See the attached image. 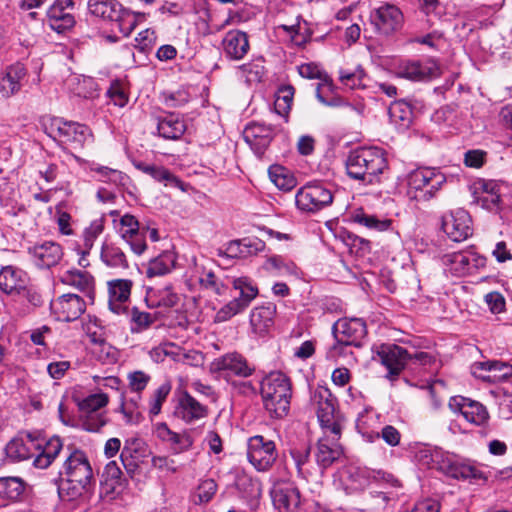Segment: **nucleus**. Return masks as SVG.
Here are the masks:
<instances>
[{
	"mask_svg": "<svg viewBox=\"0 0 512 512\" xmlns=\"http://www.w3.org/2000/svg\"><path fill=\"white\" fill-rule=\"evenodd\" d=\"M131 317V331L139 333L148 329L156 320L155 315L139 310L133 307L130 312Z\"/></svg>",
	"mask_w": 512,
	"mask_h": 512,
	"instance_id": "50",
	"label": "nucleus"
},
{
	"mask_svg": "<svg viewBox=\"0 0 512 512\" xmlns=\"http://www.w3.org/2000/svg\"><path fill=\"white\" fill-rule=\"evenodd\" d=\"M431 175H433L431 167L416 169L409 174L408 184L410 188L425 193L429 187Z\"/></svg>",
	"mask_w": 512,
	"mask_h": 512,
	"instance_id": "53",
	"label": "nucleus"
},
{
	"mask_svg": "<svg viewBox=\"0 0 512 512\" xmlns=\"http://www.w3.org/2000/svg\"><path fill=\"white\" fill-rule=\"evenodd\" d=\"M432 173L429 183L428 189L425 190L424 198L431 199L435 193L442 188V186L446 183L447 178L444 173H442L437 168H432Z\"/></svg>",
	"mask_w": 512,
	"mask_h": 512,
	"instance_id": "61",
	"label": "nucleus"
},
{
	"mask_svg": "<svg viewBox=\"0 0 512 512\" xmlns=\"http://www.w3.org/2000/svg\"><path fill=\"white\" fill-rule=\"evenodd\" d=\"M26 74L27 71L21 63L8 66L0 79V93L2 96L8 98L16 94L21 89V82Z\"/></svg>",
	"mask_w": 512,
	"mask_h": 512,
	"instance_id": "33",
	"label": "nucleus"
},
{
	"mask_svg": "<svg viewBox=\"0 0 512 512\" xmlns=\"http://www.w3.org/2000/svg\"><path fill=\"white\" fill-rule=\"evenodd\" d=\"M171 391L169 383L161 384L152 394L150 399L149 414L154 417L161 412L162 404L166 401Z\"/></svg>",
	"mask_w": 512,
	"mask_h": 512,
	"instance_id": "55",
	"label": "nucleus"
},
{
	"mask_svg": "<svg viewBox=\"0 0 512 512\" xmlns=\"http://www.w3.org/2000/svg\"><path fill=\"white\" fill-rule=\"evenodd\" d=\"M64 473L71 498L81 496L93 481V470L86 454L81 450L70 452L64 462Z\"/></svg>",
	"mask_w": 512,
	"mask_h": 512,
	"instance_id": "4",
	"label": "nucleus"
},
{
	"mask_svg": "<svg viewBox=\"0 0 512 512\" xmlns=\"http://www.w3.org/2000/svg\"><path fill=\"white\" fill-rule=\"evenodd\" d=\"M51 307L59 320L70 322L85 312L86 303L79 295L68 293L55 299Z\"/></svg>",
	"mask_w": 512,
	"mask_h": 512,
	"instance_id": "21",
	"label": "nucleus"
},
{
	"mask_svg": "<svg viewBox=\"0 0 512 512\" xmlns=\"http://www.w3.org/2000/svg\"><path fill=\"white\" fill-rule=\"evenodd\" d=\"M113 217V226L119 236L130 246L131 250L141 255L146 249V231L135 216L131 214L120 215V212L113 210L110 212Z\"/></svg>",
	"mask_w": 512,
	"mask_h": 512,
	"instance_id": "7",
	"label": "nucleus"
},
{
	"mask_svg": "<svg viewBox=\"0 0 512 512\" xmlns=\"http://www.w3.org/2000/svg\"><path fill=\"white\" fill-rule=\"evenodd\" d=\"M127 487V481L116 461L106 464L100 484V497L112 501L122 495Z\"/></svg>",
	"mask_w": 512,
	"mask_h": 512,
	"instance_id": "15",
	"label": "nucleus"
},
{
	"mask_svg": "<svg viewBox=\"0 0 512 512\" xmlns=\"http://www.w3.org/2000/svg\"><path fill=\"white\" fill-rule=\"evenodd\" d=\"M342 429L338 432L332 433L330 431H323V436L318 439L311 452L315 462L321 467L323 473L339 462L344 455L343 446L340 443Z\"/></svg>",
	"mask_w": 512,
	"mask_h": 512,
	"instance_id": "8",
	"label": "nucleus"
},
{
	"mask_svg": "<svg viewBox=\"0 0 512 512\" xmlns=\"http://www.w3.org/2000/svg\"><path fill=\"white\" fill-rule=\"evenodd\" d=\"M109 398L105 393H95L87 396L79 402L78 406L82 412L90 413L85 422V428L88 431H98L106 424V419L100 414H94L100 408L108 404Z\"/></svg>",
	"mask_w": 512,
	"mask_h": 512,
	"instance_id": "23",
	"label": "nucleus"
},
{
	"mask_svg": "<svg viewBox=\"0 0 512 512\" xmlns=\"http://www.w3.org/2000/svg\"><path fill=\"white\" fill-rule=\"evenodd\" d=\"M61 282L76 288L83 292L89 299L93 300L95 281L94 277L87 271L78 269L67 270L62 274Z\"/></svg>",
	"mask_w": 512,
	"mask_h": 512,
	"instance_id": "36",
	"label": "nucleus"
},
{
	"mask_svg": "<svg viewBox=\"0 0 512 512\" xmlns=\"http://www.w3.org/2000/svg\"><path fill=\"white\" fill-rule=\"evenodd\" d=\"M263 269L273 276H286L296 274L297 267L281 256H272L265 261Z\"/></svg>",
	"mask_w": 512,
	"mask_h": 512,
	"instance_id": "43",
	"label": "nucleus"
},
{
	"mask_svg": "<svg viewBox=\"0 0 512 512\" xmlns=\"http://www.w3.org/2000/svg\"><path fill=\"white\" fill-rule=\"evenodd\" d=\"M121 463L126 473L133 478L139 471V464L136 459L132 456L131 449L124 447L120 454Z\"/></svg>",
	"mask_w": 512,
	"mask_h": 512,
	"instance_id": "64",
	"label": "nucleus"
},
{
	"mask_svg": "<svg viewBox=\"0 0 512 512\" xmlns=\"http://www.w3.org/2000/svg\"><path fill=\"white\" fill-rule=\"evenodd\" d=\"M233 288L238 290L240 296L236 298L247 308L253 299L258 295V288L253 281L247 276L234 278L232 281Z\"/></svg>",
	"mask_w": 512,
	"mask_h": 512,
	"instance_id": "42",
	"label": "nucleus"
},
{
	"mask_svg": "<svg viewBox=\"0 0 512 512\" xmlns=\"http://www.w3.org/2000/svg\"><path fill=\"white\" fill-rule=\"evenodd\" d=\"M448 405L453 412H460L468 422L476 425L485 424L489 418L486 407L470 398L455 396L449 400Z\"/></svg>",
	"mask_w": 512,
	"mask_h": 512,
	"instance_id": "19",
	"label": "nucleus"
},
{
	"mask_svg": "<svg viewBox=\"0 0 512 512\" xmlns=\"http://www.w3.org/2000/svg\"><path fill=\"white\" fill-rule=\"evenodd\" d=\"M451 453L434 448L429 445L419 446L415 452V459L423 467L436 469L442 473L449 462Z\"/></svg>",
	"mask_w": 512,
	"mask_h": 512,
	"instance_id": "30",
	"label": "nucleus"
},
{
	"mask_svg": "<svg viewBox=\"0 0 512 512\" xmlns=\"http://www.w3.org/2000/svg\"><path fill=\"white\" fill-rule=\"evenodd\" d=\"M276 308L273 304L255 307L250 314V326L255 335L263 336L272 327Z\"/></svg>",
	"mask_w": 512,
	"mask_h": 512,
	"instance_id": "38",
	"label": "nucleus"
},
{
	"mask_svg": "<svg viewBox=\"0 0 512 512\" xmlns=\"http://www.w3.org/2000/svg\"><path fill=\"white\" fill-rule=\"evenodd\" d=\"M185 121L176 114H168L159 120L157 129L161 137L168 140L179 139L186 131Z\"/></svg>",
	"mask_w": 512,
	"mask_h": 512,
	"instance_id": "39",
	"label": "nucleus"
},
{
	"mask_svg": "<svg viewBox=\"0 0 512 512\" xmlns=\"http://www.w3.org/2000/svg\"><path fill=\"white\" fill-rule=\"evenodd\" d=\"M207 414L208 409L205 405L201 404L186 391L181 394L175 410V415L178 418L186 423H191L206 417Z\"/></svg>",
	"mask_w": 512,
	"mask_h": 512,
	"instance_id": "31",
	"label": "nucleus"
},
{
	"mask_svg": "<svg viewBox=\"0 0 512 512\" xmlns=\"http://www.w3.org/2000/svg\"><path fill=\"white\" fill-rule=\"evenodd\" d=\"M370 23L379 35L389 36L403 25V14L398 7L390 3H382L370 12Z\"/></svg>",
	"mask_w": 512,
	"mask_h": 512,
	"instance_id": "11",
	"label": "nucleus"
},
{
	"mask_svg": "<svg viewBox=\"0 0 512 512\" xmlns=\"http://www.w3.org/2000/svg\"><path fill=\"white\" fill-rule=\"evenodd\" d=\"M474 202L482 208L489 211H496L499 209L500 195L499 193H479L475 190L473 193Z\"/></svg>",
	"mask_w": 512,
	"mask_h": 512,
	"instance_id": "57",
	"label": "nucleus"
},
{
	"mask_svg": "<svg viewBox=\"0 0 512 512\" xmlns=\"http://www.w3.org/2000/svg\"><path fill=\"white\" fill-rule=\"evenodd\" d=\"M42 125L50 138L59 143L68 144L74 149H83L86 144L93 141L90 128L78 122L51 117L44 119Z\"/></svg>",
	"mask_w": 512,
	"mask_h": 512,
	"instance_id": "3",
	"label": "nucleus"
},
{
	"mask_svg": "<svg viewBox=\"0 0 512 512\" xmlns=\"http://www.w3.org/2000/svg\"><path fill=\"white\" fill-rule=\"evenodd\" d=\"M442 229L452 241H464L473 233L471 217L464 209L450 211L442 217Z\"/></svg>",
	"mask_w": 512,
	"mask_h": 512,
	"instance_id": "13",
	"label": "nucleus"
},
{
	"mask_svg": "<svg viewBox=\"0 0 512 512\" xmlns=\"http://www.w3.org/2000/svg\"><path fill=\"white\" fill-rule=\"evenodd\" d=\"M396 75L412 81H423L438 75V66L434 62L422 63L415 60L400 61L395 68Z\"/></svg>",
	"mask_w": 512,
	"mask_h": 512,
	"instance_id": "24",
	"label": "nucleus"
},
{
	"mask_svg": "<svg viewBox=\"0 0 512 512\" xmlns=\"http://www.w3.org/2000/svg\"><path fill=\"white\" fill-rule=\"evenodd\" d=\"M293 96L294 88L292 86L287 85L279 88L274 102V108L277 114L281 116L288 114L291 109Z\"/></svg>",
	"mask_w": 512,
	"mask_h": 512,
	"instance_id": "51",
	"label": "nucleus"
},
{
	"mask_svg": "<svg viewBox=\"0 0 512 512\" xmlns=\"http://www.w3.org/2000/svg\"><path fill=\"white\" fill-rule=\"evenodd\" d=\"M24 490L23 481L17 477L0 478V498L16 500Z\"/></svg>",
	"mask_w": 512,
	"mask_h": 512,
	"instance_id": "48",
	"label": "nucleus"
},
{
	"mask_svg": "<svg viewBox=\"0 0 512 512\" xmlns=\"http://www.w3.org/2000/svg\"><path fill=\"white\" fill-rule=\"evenodd\" d=\"M199 282L203 288L217 295H223L227 289L226 285L223 284L212 271L203 273Z\"/></svg>",
	"mask_w": 512,
	"mask_h": 512,
	"instance_id": "59",
	"label": "nucleus"
},
{
	"mask_svg": "<svg viewBox=\"0 0 512 512\" xmlns=\"http://www.w3.org/2000/svg\"><path fill=\"white\" fill-rule=\"evenodd\" d=\"M41 443L38 442V437L32 436L28 433L25 437L13 438L6 445L5 451L8 458L12 461H23L34 456L36 447H40Z\"/></svg>",
	"mask_w": 512,
	"mask_h": 512,
	"instance_id": "32",
	"label": "nucleus"
},
{
	"mask_svg": "<svg viewBox=\"0 0 512 512\" xmlns=\"http://www.w3.org/2000/svg\"><path fill=\"white\" fill-rule=\"evenodd\" d=\"M274 507L279 512H298L301 496L298 488L289 482H278L271 490Z\"/></svg>",
	"mask_w": 512,
	"mask_h": 512,
	"instance_id": "17",
	"label": "nucleus"
},
{
	"mask_svg": "<svg viewBox=\"0 0 512 512\" xmlns=\"http://www.w3.org/2000/svg\"><path fill=\"white\" fill-rule=\"evenodd\" d=\"M239 69L250 83L261 81L264 74V66L258 62L243 64Z\"/></svg>",
	"mask_w": 512,
	"mask_h": 512,
	"instance_id": "62",
	"label": "nucleus"
},
{
	"mask_svg": "<svg viewBox=\"0 0 512 512\" xmlns=\"http://www.w3.org/2000/svg\"><path fill=\"white\" fill-rule=\"evenodd\" d=\"M349 177L365 184H375L387 169L385 153L377 147H360L352 150L345 162Z\"/></svg>",
	"mask_w": 512,
	"mask_h": 512,
	"instance_id": "1",
	"label": "nucleus"
},
{
	"mask_svg": "<svg viewBox=\"0 0 512 512\" xmlns=\"http://www.w3.org/2000/svg\"><path fill=\"white\" fill-rule=\"evenodd\" d=\"M38 442L41 443V446L35 448V451L39 453L36 455L33 464L36 468L45 469L58 456L63 448V443L58 436H53L49 440L38 438Z\"/></svg>",
	"mask_w": 512,
	"mask_h": 512,
	"instance_id": "37",
	"label": "nucleus"
},
{
	"mask_svg": "<svg viewBox=\"0 0 512 512\" xmlns=\"http://www.w3.org/2000/svg\"><path fill=\"white\" fill-rule=\"evenodd\" d=\"M212 369L214 371H229L240 377H249L255 371V367L250 365L245 357L236 352L227 353L215 359L212 363Z\"/></svg>",
	"mask_w": 512,
	"mask_h": 512,
	"instance_id": "27",
	"label": "nucleus"
},
{
	"mask_svg": "<svg viewBox=\"0 0 512 512\" xmlns=\"http://www.w3.org/2000/svg\"><path fill=\"white\" fill-rule=\"evenodd\" d=\"M195 432L196 430L193 429L185 430L182 433L174 432L171 440L169 441L171 449L175 453H182L189 450L194 444L195 438L193 434Z\"/></svg>",
	"mask_w": 512,
	"mask_h": 512,
	"instance_id": "52",
	"label": "nucleus"
},
{
	"mask_svg": "<svg viewBox=\"0 0 512 512\" xmlns=\"http://www.w3.org/2000/svg\"><path fill=\"white\" fill-rule=\"evenodd\" d=\"M377 356L380 362L387 368L389 378L398 376L404 369L409 353L406 349L395 344H382Z\"/></svg>",
	"mask_w": 512,
	"mask_h": 512,
	"instance_id": "22",
	"label": "nucleus"
},
{
	"mask_svg": "<svg viewBox=\"0 0 512 512\" xmlns=\"http://www.w3.org/2000/svg\"><path fill=\"white\" fill-rule=\"evenodd\" d=\"M74 7V0H55L46 13L50 28L58 33L73 28L76 23Z\"/></svg>",
	"mask_w": 512,
	"mask_h": 512,
	"instance_id": "16",
	"label": "nucleus"
},
{
	"mask_svg": "<svg viewBox=\"0 0 512 512\" xmlns=\"http://www.w3.org/2000/svg\"><path fill=\"white\" fill-rule=\"evenodd\" d=\"M269 177L277 188L283 191H290L296 185V179L290 172L279 165H274L269 168Z\"/></svg>",
	"mask_w": 512,
	"mask_h": 512,
	"instance_id": "45",
	"label": "nucleus"
},
{
	"mask_svg": "<svg viewBox=\"0 0 512 512\" xmlns=\"http://www.w3.org/2000/svg\"><path fill=\"white\" fill-rule=\"evenodd\" d=\"M246 307L236 298L224 305L215 315L216 322H225L244 311Z\"/></svg>",
	"mask_w": 512,
	"mask_h": 512,
	"instance_id": "58",
	"label": "nucleus"
},
{
	"mask_svg": "<svg viewBox=\"0 0 512 512\" xmlns=\"http://www.w3.org/2000/svg\"><path fill=\"white\" fill-rule=\"evenodd\" d=\"M127 379L131 391L141 392L146 388L150 381V376L143 371H134L128 374Z\"/></svg>",
	"mask_w": 512,
	"mask_h": 512,
	"instance_id": "63",
	"label": "nucleus"
},
{
	"mask_svg": "<svg viewBox=\"0 0 512 512\" xmlns=\"http://www.w3.org/2000/svg\"><path fill=\"white\" fill-rule=\"evenodd\" d=\"M221 45L225 57L232 61L242 60L250 50L247 33L238 29L228 31Z\"/></svg>",
	"mask_w": 512,
	"mask_h": 512,
	"instance_id": "25",
	"label": "nucleus"
},
{
	"mask_svg": "<svg viewBox=\"0 0 512 512\" xmlns=\"http://www.w3.org/2000/svg\"><path fill=\"white\" fill-rule=\"evenodd\" d=\"M132 288V281L128 279H115L108 282L109 308L115 314H124Z\"/></svg>",
	"mask_w": 512,
	"mask_h": 512,
	"instance_id": "28",
	"label": "nucleus"
},
{
	"mask_svg": "<svg viewBox=\"0 0 512 512\" xmlns=\"http://www.w3.org/2000/svg\"><path fill=\"white\" fill-rule=\"evenodd\" d=\"M26 273L14 266L0 270V290L6 294L20 293L26 288Z\"/></svg>",
	"mask_w": 512,
	"mask_h": 512,
	"instance_id": "35",
	"label": "nucleus"
},
{
	"mask_svg": "<svg viewBox=\"0 0 512 512\" xmlns=\"http://www.w3.org/2000/svg\"><path fill=\"white\" fill-rule=\"evenodd\" d=\"M90 170L99 175V180L105 183H110L115 186H125L128 176L117 169H112L107 166L92 163Z\"/></svg>",
	"mask_w": 512,
	"mask_h": 512,
	"instance_id": "44",
	"label": "nucleus"
},
{
	"mask_svg": "<svg viewBox=\"0 0 512 512\" xmlns=\"http://www.w3.org/2000/svg\"><path fill=\"white\" fill-rule=\"evenodd\" d=\"M175 261V255L172 252L166 251L149 261L146 275L150 278L163 276L172 271Z\"/></svg>",
	"mask_w": 512,
	"mask_h": 512,
	"instance_id": "41",
	"label": "nucleus"
},
{
	"mask_svg": "<svg viewBox=\"0 0 512 512\" xmlns=\"http://www.w3.org/2000/svg\"><path fill=\"white\" fill-rule=\"evenodd\" d=\"M333 202V193L320 182H310L301 187L295 195L296 207L302 212L314 213Z\"/></svg>",
	"mask_w": 512,
	"mask_h": 512,
	"instance_id": "9",
	"label": "nucleus"
},
{
	"mask_svg": "<svg viewBox=\"0 0 512 512\" xmlns=\"http://www.w3.org/2000/svg\"><path fill=\"white\" fill-rule=\"evenodd\" d=\"M153 295L149 294L147 301H151V306L153 307H167L171 308L177 305L179 301V297L176 293H174L169 287L164 288L159 292L158 300H152Z\"/></svg>",
	"mask_w": 512,
	"mask_h": 512,
	"instance_id": "60",
	"label": "nucleus"
},
{
	"mask_svg": "<svg viewBox=\"0 0 512 512\" xmlns=\"http://www.w3.org/2000/svg\"><path fill=\"white\" fill-rule=\"evenodd\" d=\"M491 376H487L488 383H501L512 376V365L501 361H488Z\"/></svg>",
	"mask_w": 512,
	"mask_h": 512,
	"instance_id": "49",
	"label": "nucleus"
},
{
	"mask_svg": "<svg viewBox=\"0 0 512 512\" xmlns=\"http://www.w3.org/2000/svg\"><path fill=\"white\" fill-rule=\"evenodd\" d=\"M355 223L379 232L387 231L392 225L390 219H379L375 215L366 214L363 211L355 212L352 216Z\"/></svg>",
	"mask_w": 512,
	"mask_h": 512,
	"instance_id": "46",
	"label": "nucleus"
},
{
	"mask_svg": "<svg viewBox=\"0 0 512 512\" xmlns=\"http://www.w3.org/2000/svg\"><path fill=\"white\" fill-rule=\"evenodd\" d=\"M391 121L403 127H408L412 120V109L404 101H395L389 107Z\"/></svg>",
	"mask_w": 512,
	"mask_h": 512,
	"instance_id": "47",
	"label": "nucleus"
},
{
	"mask_svg": "<svg viewBox=\"0 0 512 512\" xmlns=\"http://www.w3.org/2000/svg\"><path fill=\"white\" fill-rule=\"evenodd\" d=\"M333 335L338 344L359 347L367 330L365 322L360 318L339 319L332 327Z\"/></svg>",
	"mask_w": 512,
	"mask_h": 512,
	"instance_id": "14",
	"label": "nucleus"
},
{
	"mask_svg": "<svg viewBox=\"0 0 512 512\" xmlns=\"http://www.w3.org/2000/svg\"><path fill=\"white\" fill-rule=\"evenodd\" d=\"M217 492V484L213 479L202 480L195 493L194 503L195 504H206L212 500Z\"/></svg>",
	"mask_w": 512,
	"mask_h": 512,
	"instance_id": "54",
	"label": "nucleus"
},
{
	"mask_svg": "<svg viewBox=\"0 0 512 512\" xmlns=\"http://www.w3.org/2000/svg\"><path fill=\"white\" fill-rule=\"evenodd\" d=\"M100 257L102 262L109 268L127 269L129 267L125 253L113 243L103 244Z\"/></svg>",
	"mask_w": 512,
	"mask_h": 512,
	"instance_id": "40",
	"label": "nucleus"
},
{
	"mask_svg": "<svg viewBox=\"0 0 512 512\" xmlns=\"http://www.w3.org/2000/svg\"><path fill=\"white\" fill-rule=\"evenodd\" d=\"M104 220L102 218L93 220L83 232L84 248L86 253L93 247L94 241L103 232Z\"/></svg>",
	"mask_w": 512,
	"mask_h": 512,
	"instance_id": "56",
	"label": "nucleus"
},
{
	"mask_svg": "<svg viewBox=\"0 0 512 512\" xmlns=\"http://www.w3.org/2000/svg\"><path fill=\"white\" fill-rule=\"evenodd\" d=\"M444 474L457 480H469L475 482H486L488 480L486 473L477 465L468 460H461L454 454H451L449 462L445 466Z\"/></svg>",
	"mask_w": 512,
	"mask_h": 512,
	"instance_id": "20",
	"label": "nucleus"
},
{
	"mask_svg": "<svg viewBox=\"0 0 512 512\" xmlns=\"http://www.w3.org/2000/svg\"><path fill=\"white\" fill-rule=\"evenodd\" d=\"M337 399L325 386H317L310 396V408L317 415L318 421L326 431L337 433L342 425L337 415Z\"/></svg>",
	"mask_w": 512,
	"mask_h": 512,
	"instance_id": "6",
	"label": "nucleus"
},
{
	"mask_svg": "<svg viewBox=\"0 0 512 512\" xmlns=\"http://www.w3.org/2000/svg\"><path fill=\"white\" fill-rule=\"evenodd\" d=\"M34 264L39 268H51L57 265L63 257L62 247L52 241L36 244L28 248Z\"/></svg>",
	"mask_w": 512,
	"mask_h": 512,
	"instance_id": "26",
	"label": "nucleus"
},
{
	"mask_svg": "<svg viewBox=\"0 0 512 512\" xmlns=\"http://www.w3.org/2000/svg\"><path fill=\"white\" fill-rule=\"evenodd\" d=\"M247 457L258 471H267L275 463L278 453L274 441L255 435L248 441Z\"/></svg>",
	"mask_w": 512,
	"mask_h": 512,
	"instance_id": "12",
	"label": "nucleus"
},
{
	"mask_svg": "<svg viewBox=\"0 0 512 512\" xmlns=\"http://www.w3.org/2000/svg\"><path fill=\"white\" fill-rule=\"evenodd\" d=\"M265 243L259 239H243L230 241L224 249L217 250L221 258H244L248 255L263 251Z\"/></svg>",
	"mask_w": 512,
	"mask_h": 512,
	"instance_id": "29",
	"label": "nucleus"
},
{
	"mask_svg": "<svg viewBox=\"0 0 512 512\" xmlns=\"http://www.w3.org/2000/svg\"><path fill=\"white\" fill-rule=\"evenodd\" d=\"M245 141L258 155H262L271 140V129L260 123L247 125L243 132Z\"/></svg>",
	"mask_w": 512,
	"mask_h": 512,
	"instance_id": "34",
	"label": "nucleus"
},
{
	"mask_svg": "<svg viewBox=\"0 0 512 512\" xmlns=\"http://www.w3.org/2000/svg\"><path fill=\"white\" fill-rule=\"evenodd\" d=\"M260 394L263 407L271 418L282 419L288 414L292 391L290 380L284 373L275 371L264 377Z\"/></svg>",
	"mask_w": 512,
	"mask_h": 512,
	"instance_id": "2",
	"label": "nucleus"
},
{
	"mask_svg": "<svg viewBox=\"0 0 512 512\" xmlns=\"http://www.w3.org/2000/svg\"><path fill=\"white\" fill-rule=\"evenodd\" d=\"M88 12L105 22L114 23L117 30L125 37L136 27L134 15L117 0H88Z\"/></svg>",
	"mask_w": 512,
	"mask_h": 512,
	"instance_id": "5",
	"label": "nucleus"
},
{
	"mask_svg": "<svg viewBox=\"0 0 512 512\" xmlns=\"http://www.w3.org/2000/svg\"><path fill=\"white\" fill-rule=\"evenodd\" d=\"M310 454V447L293 448L290 451L298 476L307 482H314L317 484L320 482L324 473L315 460L313 461L311 459Z\"/></svg>",
	"mask_w": 512,
	"mask_h": 512,
	"instance_id": "18",
	"label": "nucleus"
},
{
	"mask_svg": "<svg viewBox=\"0 0 512 512\" xmlns=\"http://www.w3.org/2000/svg\"><path fill=\"white\" fill-rule=\"evenodd\" d=\"M443 265L457 276L473 274L486 265V258L474 250L453 252L442 257Z\"/></svg>",
	"mask_w": 512,
	"mask_h": 512,
	"instance_id": "10",
	"label": "nucleus"
}]
</instances>
